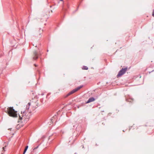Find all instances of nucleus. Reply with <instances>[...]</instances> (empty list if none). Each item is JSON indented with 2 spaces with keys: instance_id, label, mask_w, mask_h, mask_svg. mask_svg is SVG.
I'll list each match as a JSON object with an SVG mask.
<instances>
[{
  "instance_id": "obj_1",
  "label": "nucleus",
  "mask_w": 154,
  "mask_h": 154,
  "mask_svg": "<svg viewBox=\"0 0 154 154\" xmlns=\"http://www.w3.org/2000/svg\"><path fill=\"white\" fill-rule=\"evenodd\" d=\"M6 112L10 116L13 117H17V112L15 110L13 107H9L7 108Z\"/></svg>"
},
{
  "instance_id": "obj_2",
  "label": "nucleus",
  "mask_w": 154,
  "mask_h": 154,
  "mask_svg": "<svg viewBox=\"0 0 154 154\" xmlns=\"http://www.w3.org/2000/svg\"><path fill=\"white\" fill-rule=\"evenodd\" d=\"M127 69L128 68L127 67L124 68H122V69L119 72L117 75V77H118L123 75L125 73Z\"/></svg>"
},
{
  "instance_id": "obj_3",
  "label": "nucleus",
  "mask_w": 154,
  "mask_h": 154,
  "mask_svg": "<svg viewBox=\"0 0 154 154\" xmlns=\"http://www.w3.org/2000/svg\"><path fill=\"white\" fill-rule=\"evenodd\" d=\"M83 85H81L79 86L76 88L73 89L70 92H69L68 94L66 95V97H68L69 96L71 95V94H73L74 93H75V92H76L79 90L80 89L82 88L83 87Z\"/></svg>"
},
{
  "instance_id": "obj_4",
  "label": "nucleus",
  "mask_w": 154,
  "mask_h": 154,
  "mask_svg": "<svg viewBox=\"0 0 154 154\" xmlns=\"http://www.w3.org/2000/svg\"><path fill=\"white\" fill-rule=\"evenodd\" d=\"M38 52L36 51H35L33 52V59L34 60H36L38 57Z\"/></svg>"
},
{
  "instance_id": "obj_5",
  "label": "nucleus",
  "mask_w": 154,
  "mask_h": 154,
  "mask_svg": "<svg viewBox=\"0 0 154 154\" xmlns=\"http://www.w3.org/2000/svg\"><path fill=\"white\" fill-rule=\"evenodd\" d=\"M95 100V99L93 97L90 98L86 102V103H89Z\"/></svg>"
},
{
  "instance_id": "obj_6",
  "label": "nucleus",
  "mask_w": 154,
  "mask_h": 154,
  "mask_svg": "<svg viewBox=\"0 0 154 154\" xmlns=\"http://www.w3.org/2000/svg\"><path fill=\"white\" fill-rule=\"evenodd\" d=\"M28 148V146H26L24 149V151H23V154H25V153H26V151Z\"/></svg>"
},
{
  "instance_id": "obj_7",
  "label": "nucleus",
  "mask_w": 154,
  "mask_h": 154,
  "mask_svg": "<svg viewBox=\"0 0 154 154\" xmlns=\"http://www.w3.org/2000/svg\"><path fill=\"white\" fill-rule=\"evenodd\" d=\"M82 69H83L87 70L88 69V68L87 66H83L82 68Z\"/></svg>"
},
{
  "instance_id": "obj_8",
  "label": "nucleus",
  "mask_w": 154,
  "mask_h": 154,
  "mask_svg": "<svg viewBox=\"0 0 154 154\" xmlns=\"http://www.w3.org/2000/svg\"><path fill=\"white\" fill-rule=\"evenodd\" d=\"M152 15L154 17V10H153V11Z\"/></svg>"
},
{
  "instance_id": "obj_9",
  "label": "nucleus",
  "mask_w": 154,
  "mask_h": 154,
  "mask_svg": "<svg viewBox=\"0 0 154 154\" xmlns=\"http://www.w3.org/2000/svg\"><path fill=\"white\" fill-rule=\"evenodd\" d=\"M19 119H20V120H21L22 119V117H21L19 115Z\"/></svg>"
},
{
  "instance_id": "obj_10",
  "label": "nucleus",
  "mask_w": 154,
  "mask_h": 154,
  "mask_svg": "<svg viewBox=\"0 0 154 154\" xmlns=\"http://www.w3.org/2000/svg\"><path fill=\"white\" fill-rule=\"evenodd\" d=\"M129 100H130V99H127L126 100L127 101H128V102H131V101H130Z\"/></svg>"
},
{
  "instance_id": "obj_11",
  "label": "nucleus",
  "mask_w": 154,
  "mask_h": 154,
  "mask_svg": "<svg viewBox=\"0 0 154 154\" xmlns=\"http://www.w3.org/2000/svg\"><path fill=\"white\" fill-rule=\"evenodd\" d=\"M26 109H29V106H26Z\"/></svg>"
},
{
  "instance_id": "obj_12",
  "label": "nucleus",
  "mask_w": 154,
  "mask_h": 154,
  "mask_svg": "<svg viewBox=\"0 0 154 154\" xmlns=\"http://www.w3.org/2000/svg\"><path fill=\"white\" fill-rule=\"evenodd\" d=\"M28 105H29L28 106H29L30 105V103H28Z\"/></svg>"
},
{
  "instance_id": "obj_13",
  "label": "nucleus",
  "mask_w": 154,
  "mask_h": 154,
  "mask_svg": "<svg viewBox=\"0 0 154 154\" xmlns=\"http://www.w3.org/2000/svg\"><path fill=\"white\" fill-rule=\"evenodd\" d=\"M38 146H37V147L35 148L34 149H33V150L36 149L37 148H38Z\"/></svg>"
},
{
  "instance_id": "obj_14",
  "label": "nucleus",
  "mask_w": 154,
  "mask_h": 154,
  "mask_svg": "<svg viewBox=\"0 0 154 154\" xmlns=\"http://www.w3.org/2000/svg\"><path fill=\"white\" fill-rule=\"evenodd\" d=\"M72 138V137H70L69 138V139H71Z\"/></svg>"
},
{
  "instance_id": "obj_15",
  "label": "nucleus",
  "mask_w": 154,
  "mask_h": 154,
  "mask_svg": "<svg viewBox=\"0 0 154 154\" xmlns=\"http://www.w3.org/2000/svg\"><path fill=\"white\" fill-rule=\"evenodd\" d=\"M34 65L35 66H36L37 65L35 64H34Z\"/></svg>"
},
{
  "instance_id": "obj_16",
  "label": "nucleus",
  "mask_w": 154,
  "mask_h": 154,
  "mask_svg": "<svg viewBox=\"0 0 154 154\" xmlns=\"http://www.w3.org/2000/svg\"><path fill=\"white\" fill-rule=\"evenodd\" d=\"M3 149L4 150V147H3Z\"/></svg>"
},
{
  "instance_id": "obj_17",
  "label": "nucleus",
  "mask_w": 154,
  "mask_h": 154,
  "mask_svg": "<svg viewBox=\"0 0 154 154\" xmlns=\"http://www.w3.org/2000/svg\"><path fill=\"white\" fill-rule=\"evenodd\" d=\"M60 1H63V0H60Z\"/></svg>"
},
{
  "instance_id": "obj_18",
  "label": "nucleus",
  "mask_w": 154,
  "mask_h": 154,
  "mask_svg": "<svg viewBox=\"0 0 154 154\" xmlns=\"http://www.w3.org/2000/svg\"><path fill=\"white\" fill-rule=\"evenodd\" d=\"M42 95H43V94H42Z\"/></svg>"
},
{
  "instance_id": "obj_19",
  "label": "nucleus",
  "mask_w": 154,
  "mask_h": 154,
  "mask_svg": "<svg viewBox=\"0 0 154 154\" xmlns=\"http://www.w3.org/2000/svg\"><path fill=\"white\" fill-rule=\"evenodd\" d=\"M75 154H77V153H76L75 152Z\"/></svg>"
}]
</instances>
